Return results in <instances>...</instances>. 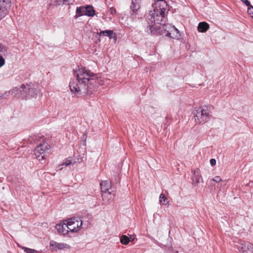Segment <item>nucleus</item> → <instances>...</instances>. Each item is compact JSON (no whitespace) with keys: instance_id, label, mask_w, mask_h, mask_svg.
Here are the masks:
<instances>
[{"instance_id":"a211bd4d","label":"nucleus","mask_w":253,"mask_h":253,"mask_svg":"<svg viewBox=\"0 0 253 253\" xmlns=\"http://www.w3.org/2000/svg\"><path fill=\"white\" fill-rule=\"evenodd\" d=\"M8 55L7 48L0 43V57L6 58Z\"/></svg>"},{"instance_id":"7c9ffc66","label":"nucleus","mask_w":253,"mask_h":253,"mask_svg":"<svg viewBox=\"0 0 253 253\" xmlns=\"http://www.w3.org/2000/svg\"><path fill=\"white\" fill-rule=\"evenodd\" d=\"M213 181L219 182L222 181V179L219 176H215L212 179Z\"/></svg>"},{"instance_id":"e433bc0d","label":"nucleus","mask_w":253,"mask_h":253,"mask_svg":"<svg viewBox=\"0 0 253 253\" xmlns=\"http://www.w3.org/2000/svg\"><path fill=\"white\" fill-rule=\"evenodd\" d=\"M0 98H4V96L0 95Z\"/></svg>"},{"instance_id":"1a4fd4ad","label":"nucleus","mask_w":253,"mask_h":253,"mask_svg":"<svg viewBox=\"0 0 253 253\" xmlns=\"http://www.w3.org/2000/svg\"><path fill=\"white\" fill-rule=\"evenodd\" d=\"M191 179L192 180V185L194 186L200 183V179L202 180L201 172L199 169L192 170Z\"/></svg>"},{"instance_id":"4be33fe9","label":"nucleus","mask_w":253,"mask_h":253,"mask_svg":"<svg viewBox=\"0 0 253 253\" xmlns=\"http://www.w3.org/2000/svg\"><path fill=\"white\" fill-rule=\"evenodd\" d=\"M160 202L162 203L164 205H169V201H167V198L163 194H161L159 197Z\"/></svg>"},{"instance_id":"ddd939ff","label":"nucleus","mask_w":253,"mask_h":253,"mask_svg":"<svg viewBox=\"0 0 253 253\" xmlns=\"http://www.w3.org/2000/svg\"><path fill=\"white\" fill-rule=\"evenodd\" d=\"M169 27L171 28V30L169 31L168 37L174 39H179L181 37V35L178 30L174 26Z\"/></svg>"},{"instance_id":"6e6552de","label":"nucleus","mask_w":253,"mask_h":253,"mask_svg":"<svg viewBox=\"0 0 253 253\" xmlns=\"http://www.w3.org/2000/svg\"><path fill=\"white\" fill-rule=\"evenodd\" d=\"M237 247L242 253H253V245L249 242L239 244Z\"/></svg>"},{"instance_id":"aec40b11","label":"nucleus","mask_w":253,"mask_h":253,"mask_svg":"<svg viewBox=\"0 0 253 253\" xmlns=\"http://www.w3.org/2000/svg\"><path fill=\"white\" fill-rule=\"evenodd\" d=\"M195 120L199 123H203V117L201 109L196 111V114H195Z\"/></svg>"},{"instance_id":"cd10ccee","label":"nucleus","mask_w":253,"mask_h":253,"mask_svg":"<svg viewBox=\"0 0 253 253\" xmlns=\"http://www.w3.org/2000/svg\"><path fill=\"white\" fill-rule=\"evenodd\" d=\"M57 244L58 243H57L56 242L54 241H51L50 242V247L52 248L53 249H55L56 248H57Z\"/></svg>"},{"instance_id":"c756f323","label":"nucleus","mask_w":253,"mask_h":253,"mask_svg":"<svg viewBox=\"0 0 253 253\" xmlns=\"http://www.w3.org/2000/svg\"><path fill=\"white\" fill-rule=\"evenodd\" d=\"M5 64V58L0 57V67Z\"/></svg>"},{"instance_id":"9b49d317","label":"nucleus","mask_w":253,"mask_h":253,"mask_svg":"<svg viewBox=\"0 0 253 253\" xmlns=\"http://www.w3.org/2000/svg\"><path fill=\"white\" fill-rule=\"evenodd\" d=\"M100 185L102 193L106 194L108 192V194L111 195V192L109 191L111 189V182L109 180L102 181Z\"/></svg>"},{"instance_id":"f03ea898","label":"nucleus","mask_w":253,"mask_h":253,"mask_svg":"<svg viewBox=\"0 0 253 253\" xmlns=\"http://www.w3.org/2000/svg\"><path fill=\"white\" fill-rule=\"evenodd\" d=\"M153 10L146 15V20L149 23H160L165 18V12L168 8V4L165 0H154Z\"/></svg>"},{"instance_id":"72a5a7b5","label":"nucleus","mask_w":253,"mask_h":253,"mask_svg":"<svg viewBox=\"0 0 253 253\" xmlns=\"http://www.w3.org/2000/svg\"><path fill=\"white\" fill-rule=\"evenodd\" d=\"M210 164L212 166H214L216 164V160L214 159H211Z\"/></svg>"},{"instance_id":"393cba45","label":"nucleus","mask_w":253,"mask_h":253,"mask_svg":"<svg viewBox=\"0 0 253 253\" xmlns=\"http://www.w3.org/2000/svg\"><path fill=\"white\" fill-rule=\"evenodd\" d=\"M57 248L58 249H69L70 246L67 244L60 243L57 244Z\"/></svg>"},{"instance_id":"5701e85b","label":"nucleus","mask_w":253,"mask_h":253,"mask_svg":"<svg viewBox=\"0 0 253 253\" xmlns=\"http://www.w3.org/2000/svg\"><path fill=\"white\" fill-rule=\"evenodd\" d=\"M120 242L123 245H127L129 242V238L126 235H123L121 237Z\"/></svg>"},{"instance_id":"f704fd0d","label":"nucleus","mask_w":253,"mask_h":253,"mask_svg":"<svg viewBox=\"0 0 253 253\" xmlns=\"http://www.w3.org/2000/svg\"><path fill=\"white\" fill-rule=\"evenodd\" d=\"M246 5H250V2L248 0H241Z\"/></svg>"},{"instance_id":"473e14b6","label":"nucleus","mask_w":253,"mask_h":253,"mask_svg":"<svg viewBox=\"0 0 253 253\" xmlns=\"http://www.w3.org/2000/svg\"><path fill=\"white\" fill-rule=\"evenodd\" d=\"M109 11L112 14H114V13H116V9L114 7H111L110 8Z\"/></svg>"},{"instance_id":"c85d7f7f","label":"nucleus","mask_w":253,"mask_h":253,"mask_svg":"<svg viewBox=\"0 0 253 253\" xmlns=\"http://www.w3.org/2000/svg\"><path fill=\"white\" fill-rule=\"evenodd\" d=\"M72 164V161L71 160H69V159H66L64 160V161L63 162V163L62 164V166H68L69 165H70V164Z\"/></svg>"},{"instance_id":"39448f33","label":"nucleus","mask_w":253,"mask_h":253,"mask_svg":"<svg viewBox=\"0 0 253 253\" xmlns=\"http://www.w3.org/2000/svg\"><path fill=\"white\" fill-rule=\"evenodd\" d=\"M22 90L23 91V98H30L35 97L38 93L40 90L37 87L33 84H22Z\"/></svg>"},{"instance_id":"412c9836","label":"nucleus","mask_w":253,"mask_h":253,"mask_svg":"<svg viewBox=\"0 0 253 253\" xmlns=\"http://www.w3.org/2000/svg\"><path fill=\"white\" fill-rule=\"evenodd\" d=\"M76 14L75 15L76 17H79L84 15L85 8L84 7H78L76 9Z\"/></svg>"},{"instance_id":"2f4dec72","label":"nucleus","mask_w":253,"mask_h":253,"mask_svg":"<svg viewBox=\"0 0 253 253\" xmlns=\"http://www.w3.org/2000/svg\"><path fill=\"white\" fill-rule=\"evenodd\" d=\"M11 95V92H10V90L8 91L5 92L3 94H2V96H4V98H6L7 97Z\"/></svg>"},{"instance_id":"20e7f679","label":"nucleus","mask_w":253,"mask_h":253,"mask_svg":"<svg viewBox=\"0 0 253 253\" xmlns=\"http://www.w3.org/2000/svg\"><path fill=\"white\" fill-rule=\"evenodd\" d=\"M48 150L49 145L47 143L43 142L35 149V155L39 161H42L47 156Z\"/></svg>"},{"instance_id":"f8f14e48","label":"nucleus","mask_w":253,"mask_h":253,"mask_svg":"<svg viewBox=\"0 0 253 253\" xmlns=\"http://www.w3.org/2000/svg\"><path fill=\"white\" fill-rule=\"evenodd\" d=\"M23 89L22 84L19 87H14L10 90V92H11V95L17 98H23V91L22 90Z\"/></svg>"},{"instance_id":"b1692460","label":"nucleus","mask_w":253,"mask_h":253,"mask_svg":"<svg viewBox=\"0 0 253 253\" xmlns=\"http://www.w3.org/2000/svg\"><path fill=\"white\" fill-rule=\"evenodd\" d=\"M74 0H57V3L60 4H70L73 3Z\"/></svg>"},{"instance_id":"bb28decb","label":"nucleus","mask_w":253,"mask_h":253,"mask_svg":"<svg viewBox=\"0 0 253 253\" xmlns=\"http://www.w3.org/2000/svg\"><path fill=\"white\" fill-rule=\"evenodd\" d=\"M248 7V12L251 16L252 17H253V6L250 3V5H247Z\"/></svg>"},{"instance_id":"7ed1b4c3","label":"nucleus","mask_w":253,"mask_h":253,"mask_svg":"<svg viewBox=\"0 0 253 253\" xmlns=\"http://www.w3.org/2000/svg\"><path fill=\"white\" fill-rule=\"evenodd\" d=\"M147 21L148 26L146 28V31L149 34H155L160 32H163V31L166 32V35L168 36L169 34V31H170L171 28L169 26H173L170 24H162L161 21L160 23H155L153 24L149 23Z\"/></svg>"},{"instance_id":"423d86ee","label":"nucleus","mask_w":253,"mask_h":253,"mask_svg":"<svg viewBox=\"0 0 253 253\" xmlns=\"http://www.w3.org/2000/svg\"><path fill=\"white\" fill-rule=\"evenodd\" d=\"M70 233H77L82 228L83 222L80 218H72L67 220Z\"/></svg>"},{"instance_id":"f3484780","label":"nucleus","mask_w":253,"mask_h":253,"mask_svg":"<svg viewBox=\"0 0 253 253\" xmlns=\"http://www.w3.org/2000/svg\"><path fill=\"white\" fill-rule=\"evenodd\" d=\"M209 28V25L208 23L205 22H200L199 23L198 26V30L200 32H206Z\"/></svg>"},{"instance_id":"4468645a","label":"nucleus","mask_w":253,"mask_h":253,"mask_svg":"<svg viewBox=\"0 0 253 253\" xmlns=\"http://www.w3.org/2000/svg\"><path fill=\"white\" fill-rule=\"evenodd\" d=\"M98 34L100 36L103 35V36H108L110 39H113L115 41H116L117 39L116 34L112 30L101 31Z\"/></svg>"},{"instance_id":"f257e3e1","label":"nucleus","mask_w":253,"mask_h":253,"mask_svg":"<svg viewBox=\"0 0 253 253\" xmlns=\"http://www.w3.org/2000/svg\"><path fill=\"white\" fill-rule=\"evenodd\" d=\"M74 72L76 81L71 82L69 87L71 91L75 94L85 95L88 92L91 93L99 85L105 84L107 82L103 78L98 77L84 67L80 68Z\"/></svg>"},{"instance_id":"dca6fc26","label":"nucleus","mask_w":253,"mask_h":253,"mask_svg":"<svg viewBox=\"0 0 253 253\" xmlns=\"http://www.w3.org/2000/svg\"><path fill=\"white\" fill-rule=\"evenodd\" d=\"M84 15L89 17H93L95 15V10L92 5H87L85 8Z\"/></svg>"},{"instance_id":"0eeeda50","label":"nucleus","mask_w":253,"mask_h":253,"mask_svg":"<svg viewBox=\"0 0 253 253\" xmlns=\"http://www.w3.org/2000/svg\"><path fill=\"white\" fill-rule=\"evenodd\" d=\"M10 7V0H0V20L7 15Z\"/></svg>"},{"instance_id":"6ab92c4d","label":"nucleus","mask_w":253,"mask_h":253,"mask_svg":"<svg viewBox=\"0 0 253 253\" xmlns=\"http://www.w3.org/2000/svg\"><path fill=\"white\" fill-rule=\"evenodd\" d=\"M201 111L203 117V123H205L209 120L210 115L207 108H206V109L202 108L201 109Z\"/></svg>"},{"instance_id":"a878e982","label":"nucleus","mask_w":253,"mask_h":253,"mask_svg":"<svg viewBox=\"0 0 253 253\" xmlns=\"http://www.w3.org/2000/svg\"><path fill=\"white\" fill-rule=\"evenodd\" d=\"M22 249L26 253H40L39 252L36 251L34 249H30L26 247H23Z\"/></svg>"},{"instance_id":"9d476101","label":"nucleus","mask_w":253,"mask_h":253,"mask_svg":"<svg viewBox=\"0 0 253 253\" xmlns=\"http://www.w3.org/2000/svg\"><path fill=\"white\" fill-rule=\"evenodd\" d=\"M55 228L59 233L64 235L69 234L67 220L65 221L63 223L57 224L55 226Z\"/></svg>"},{"instance_id":"2eb2a0df","label":"nucleus","mask_w":253,"mask_h":253,"mask_svg":"<svg viewBox=\"0 0 253 253\" xmlns=\"http://www.w3.org/2000/svg\"><path fill=\"white\" fill-rule=\"evenodd\" d=\"M140 5L139 4V0H132L130 9L133 13H135L136 11L139 9Z\"/></svg>"},{"instance_id":"c9c22d12","label":"nucleus","mask_w":253,"mask_h":253,"mask_svg":"<svg viewBox=\"0 0 253 253\" xmlns=\"http://www.w3.org/2000/svg\"><path fill=\"white\" fill-rule=\"evenodd\" d=\"M129 238V241L131 240V241H132L134 240V238L133 237V236H130V237Z\"/></svg>"}]
</instances>
